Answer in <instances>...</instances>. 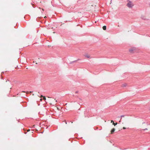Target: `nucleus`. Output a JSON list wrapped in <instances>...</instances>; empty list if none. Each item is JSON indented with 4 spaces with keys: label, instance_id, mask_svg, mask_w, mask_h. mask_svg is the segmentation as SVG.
Wrapping results in <instances>:
<instances>
[{
    "label": "nucleus",
    "instance_id": "nucleus-16",
    "mask_svg": "<svg viewBox=\"0 0 150 150\" xmlns=\"http://www.w3.org/2000/svg\"><path fill=\"white\" fill-rule=\"evenodd\" d=\"M55 101H56V102L57 101V100H55Z\"/></svg>",
    "mask_w": 150,
    "mask_h": 150
},
{
    "label": "nucleus",
    "instance_id": "nucleus-1",
    "mask_svg": "<svg viewBox=\"0 0 150 150\" xmlns=\"http://www.w3.org/2000/svg\"><path fill=\"white\" fill-rule=\"evenodd\" d=\"M128 3L127 4V6L129 8H132L133 6V5L132 4V2L129 0H127Z\"/></svg>",
    "mask_w": 150,
    "mask_h": 150
},
{
    "label": "nucleus",
    "instance_id": "nucleus-12",
    "mask_svg": "<svg viewBox=\"0 0 150 150\" xmlns=\"http://www.w3.org/2000/svg\"><path fill=\"white\" fill-rule=\"evenodd\" d=\"M147 128H146V129H143V130L144 131V130H147Z\"/></svg>",
    "mask_w": 150,
    "mask_h": 150
},
{
    "label": "nucleus",
    "instance_id": "nucleus-6",
    "mask_svg": "<svg viewBox=\"0 0 150 150\" xmlns=\"http://www.w3.org/2000/svg\"><path fill=\"white\" fill-rule=\"evenodd\" d=\"M85 57H87L88 58H89L90 57L89 56V55H88V54H86V55H85Z\"/></svg>",
    "mask_w": 150,
    "mask_h": 150
},
{
    "label": "nucleus",
    "instance_id": "nucleus-7",
    "mask_svg": "<svg viewBox=\"0 0 150 150\" xmlns=\"http://www.w3.org/2000/svg\"><path fill=\"white\" fill-rule=\"evenodd\" d=\"M126 86H127V84L126 83H125V84H122V86L123 87H126Z\"/></svg>",
    "mask_w": 150,
    "mask_h": 150
},
{
    "label": "nucleus",
    "instance_id": "nucleus-17",
    "mask_svg": "<svg viewBox=\"0 0 150 150\" xmlns=\"http://www.w3.org/2000/svg\"><path fill=\"white\" fill-rule=\"evenodd\" d=\"M66 123L67 124V122H66Z\"/></svg>",
    "mask_w": 150,
    "mask_h": 150
},
{
    "label": "nucleus",
    "instance_id": "nucleus-20",
    "mask_svg": "<svg viewBox=\"0 0 150 150\" xmlns=\"http://www.w3.org/2000/svg\"><path fill=\"white\" fill-rule=\"evenodd\" d=\"M121 122L120 120L119 121V122Z\"/></svg>",
    "mask_w": 150,
    "mask_h": 150
},
{
    "label": "nucleus",
    "instance_id": "nucleus-11",
    "mask_svg": "<svg viewBox=\"0 0 150 150\" xmlns=\"http://www.w3.org/2000/svg\"><path fill=\"white\" fill-rule=\"evenodd\" d=\"M111 123H112V122H113V123L114 122V121H113V120H112L111 121Z\"/></svg>",
    "mask_w": 150,
    "mask_h": 150
},
{
    "label": "nucleus",
    "instance_id": "nucleus-19",
    "mask_svg": "<svg viewBox=\"0 0 150 150\" xmlns=\"http://www.w3.org/2000/svg\"><path fill=\"white\" fill-rule=\"evenodd\" d=\"M79 99L81 100V99L80 98H79Z\"/></svg>",
    "mask_w": 150,
    "mask_h": 150
},
{
    "label": "nucleus",
    "instance_id": "nucleus-18",
    "mask_svg": "<svg viewBox=\"0 0 150 150\" xmlns=\"http://www.w3.org/2000/svg\"><path fill=\"white\" fill-rule=\"evenodd\" d=\"M143 19H145V18H143Z\"/></svg>",
    "mask_w": 150,
    "mask_h": 150
},
{
    "label": "nucleus",
    "instance_id": "nucleus-4",
    "mask_svg": "<svg viewBox=\"0 0 150 150\" xmlns=\"http://www.w3.org/2000/svg\"><path fill=\"white\" fill-rule=\"evenodd\" d=\"M103 30H105L106 28V26L105 25L103 26Z\"/></svg>",
    "mask_w": 150,
    "mask_h": 150
},
{
    "label": "nucleus",
    "instance_id": "nucleus-15",
    "mask_svg": "<svg viewBox=\"0 0 150 150\" xmlns=\"http://www.w3.org/2000/svg\"><path fill=\"white\" fill-rule=\"evenodd\" d=\"M42 11H44V9H42Z\"/></svg>",
    "mask_w": 150,
    "mask_h": 150
},
{
    "label": "nucleus",
    "instance_id": "nucleus-10",
    "mask_svg": "<svg viewBox=\"0 0 150 150\" xmlns=\"http://www.w3.org/2000/svg\"><path fill=\"white\" fill-rule=\"evenodd\" d=\"M124 116H125V115H121L120 117H121V118H122V117H124Z\"/></svg>",
    "mask_w": 150,
    "mask_h": 150
},
{
    "label": "nucleus",
    "instance_id": "nucleus-8",
    "mask_svg": "<svg viewBox=\"0 0 150 150\" xmlns=\"http://www.w3.org/2000/svg\"><path fill=\"white\" fill-rule=\"evenodd\" d=\"M77 61V60H75V61H72V62H70V64H72L73 63H74V62H76Z\"/></svg>",
    "mask_w": 150,
    "mask_h": 150
},
{
    "label": "nucleus",
    "instance_id": "nucleus-5",
    "mask_svg": "<svg viewBox=\"0 0 150 150\" xmlns=\"http://www.w3.org/2000/svg\"><path fill=\"white\" fill-rule=\"evenodd\" d=\"M43 97V99L44 100H46V98H45V96H43L42 95H41V97Z\"/></svg>",
    "mask_w": 150,
    "mask_h": 150
},
{
    "label": "nucleus",
    "instance_id": "nucleus-9",
    "mask_svg": "<svg viewBox=\"0 0 150 150\" xmlns=\"http://www.w3.org/2000/svg\"><path fill=\"white\" fill-rule=\"evenodd\" d=\"M117 123H115L114 122H113V125H114V126H115L116 125H117Z\"/></svg>",
    "mask_w": 150,
    "mask_h": 150
},
{
    "label": "nucleus",
    "instance_id": "nucleus-2",
    "mask_svg": "<svg viewBox=\"0 0 150 150\" xmlns=\"http://www.w3.org/2000/svg\"><path fill=\"white\" fill-rule=\"evenodd\" d=\"M134 50H135V49L134 48H133V49H130L129 50V51L131 53H132L133 51Z\"/></svg>",
    "mask_w": 150,
    "mask_h": 150
},
{
    "label": "nucleus",
    "instance_id": "nucleus-13",
    "mask_svg": "<svg viewBox=\"0 0 150 150\" xmlns=\"http://www.w3.org/2000/svg\"><path fill=\"white\" fill-rule=\"evenodd\" d=\"M123 129H126V128L125 127H123Z\"/></svg>",
    "mask_w": 150,
    "mask_h": 150
},
{
    "label": "nucleus",
    "instance_id": "nucleus-14",
    "mask_svg": "<svg viewBox=\"0 0 150 150\" xmlns=\"http://www.w3.org/2000/svg\"><path fill=\"white\" fill-rule=\"evenodd\" d=\"M78 91H76L75 92V93H78Z\"/></svg>",
    "mask_w": 150,
    "mask_h": 150
},
{
    "label": "nucleus",
    "instance_id": "nucleus-3",
    "mask_svg": "<svg viewBox=\"0 0 150 150\" xmlns=\"http://www.w3.org/2000/svg\"><path fill=\"white\" fill-rule=\"evenodd\" d=\"M115 129L114 128H113L111 130V132L112 133L115 131Z\"/></svg>",
    "mask_w": 150,
    "mask_h": 150
}]
</instances>
